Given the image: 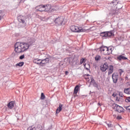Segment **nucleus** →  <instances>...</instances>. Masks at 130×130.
<instances>
[{"mask_svg":"<svg viewBox=\"0 0 130 130\" xmlns=\"http://www.w3.org/2000/svg\"><path fill=\"white\" fill-rule=\"evenodd\" d=\"M35 43V41L33 39H30L27 42H17L14 46V51L16 53H22L24 51H27L29 49V47Z\"/></svg>","mask_w":130,"mask_h":130,"instance_id":"nucleus-1","label":"nucleus"},{"mask_svg":"<svg viewBox=\"0 0 130 130\" xmlns=\"http://www.w3.org/2000/svg\"><path fill=\"white\" fill-rule=\"evenodd\" d=\"M99 50L103 55H109L112 53V51L114 50V47L110 46L107 47L105 46L102 45L99 48Z\"/></svg>","mask_w":130,"mask_h":130,"instance_id":"nucleus-2","label":"nucleus"},{"mask_svg":"<svg viewBox=\"0 0 130 130\" xmlns=\"http://www.w3.org/2000/svg\"><path fill=\"white\" fill-rule=\"evenodd\" d=\"M100 36L102 37L103 39H106L111 36H114V34L112 32V31H104L100 34Z\"/></svg>","mask_w":130,"mask_h":130,"instance_id":"nucleus-3","label":"nucleus"},{"mask_svg":"<svg viewBox=\"0 0 130 130\" xmlns=\"http://www.w3.org/2000/svg\"><path fill=\"white\" fill-rule=\"evenodd\" d=\"M70 29L72 32H74L75 33H80V32H83V28H82V27L76 25L71 26Z\"/></svg>","mask_w":130,"mask_h":130,"instance_id":"nucleus-4","label":"nucleus"},{"mask_svg":"<svg viewBox=\"0 0 130 130\" xmlns=\"http://www.w3.org/2000/svg\"><path fill=\"white\" fill-rule=\"evenodd\" d=\"M63 21H64V20L61 16H58L54 19V22L56 26H61V25H62V23H63Z\"/></svg>","mask_w":130,"mask_h":130,"instance_id":"nucleus-5","label":"nucleus"},{"mask_svg":"<svg viewBox=\"0 0 130 130\" xmlns=\"http://www.w3.org/2000/svg\"><path fill=\"white\" fill-rule=\"evenodd\" d=\"M17 20L19 23H22V27H25V26H26V16L19 15L17 17Z\"/></svg>","mask_w":130,"mask_h":130,"instance_id":"nucleus-6","label":"nucleus"},{"mask_svg":"<svg viewBox=\"0 0 130 130\" xmlns=\"http://www.w3.org/2000/svg\"><path fill=\"white\" fill-rule=\"evenodd\" d=\"M113 106L115 111H117V112H119V113H120V112H123V108L121 106H120L116 104H114Z\"/></svg>","mask_w":130,"mask_h":130,"instance_id":"nucleus-7","label":"nucleus"},{"mask_svg":"<svg viewBox=\"0 0 130 130\" xmlns=\"http://www.w3.org/2000/svg\"><path fill=\"white\" fill-rule=\"evenodd\" d=\"M118 0H113L111 3V5H113L115 7H116V9H118V10H119L122 8V6H120L119 7V6H121V4L119 3L118 2H117Z\"/></svg>","mask_w":130,"mask_h":130,"instance_id":"nucleus-8","label":"nucleus"},{"mask_svg":"<svg viewBox=\"0 0 130 130\" xmlns=\"http://www.w3.org/2000/svg\"><path fill=\"white\" fill-rule=\"evenodd\" d=\"M112 79L114 84H116L118 81V73L117 72H114L112 75Z\"/></svg>","mask_w":130,"mask_h":130,"instance_id":"nucleus-9","label":"nucleus"},{"mask_svg":"<svg viewBox=\"0 0 130 130\" xmlns=\"http://www.w3.org/2000/svg\"><path fill=\"white\" fill-rule=\"evenodd\" d=\"M108 63L105 62V63L101 66L100 70L101 71H102V72H106V70H108Z\"/></svg>","mask_w":130,"mask_h":130,"instance_id":"nucleus-10","label":"nucleus"},{"mask_svg":"<svg viewBox=\"0 0 130 130\" xmlns=\"http://www.w3.org/2000/svg\"><path fill=\"white\" fill-rule=\"evenodd\" d=\"M27 130H43V128L41 125H38L37 127L33 126H29L27 128Z\"/></svg>","mask_w":130,"mask_h":130,"instance_id":"nucleus-11","label":"nucleus"},{"mask_svg":"<svg viewBox=\"0 0 130 130\" xmlns=\"http://www.w3.org/2000/svg\"><path fill=\"white\" fill-rule=\"evenodd\" d=\"M37 12H44L45 11V5H40L36 7Z\"/></svg>","mask_w":130,"mask_h":130,"instance_id":"nucleus-12","label":"nucleus"},{"mask_svg":"<svg viewBox=\"0 0 130 130\" xmlns=\"http://www.w3.org/2000/svg\"><path fill=\"white\" fill-rule=\"evenodd\" d=\"M105 123L107 124L108 128H110V130L115 129V125L112 124L111 122H109V123L105 122Z\"/></svg>","mask_w":130,"mask_h":130,"instance_id":"nucleus-13","label":"nucleus"},{"mask_svg":"<svg viewBox=\"0 0 130 130\" xmlns=\"http://www.w3.org/2000/svg\"><path fill=\"white\" fill-rule=\"evenodd\" d=\"M49 62V58H46L44 59H41V66L42 67H43L44 64H46V63H48V62Z\"/></svg>","mask_w":130,"mask_h":130,"instance_id":"nucleus-14","label":"nucleus"},{"mask_svg":"<svg viewBox=\"0 0 130 130\" xmlns=\"http://www.w3.org/2000/svg\"><path fill=\"white\" fill-rule=\"evenodd\" d=\"M8 108L9 109H13L15 106V101H11L7 105Z\"/></svg>","mask_w":130,"mask_h":130,"instance_id":"nucleus-15","label":"nucleus"},{"mask_svg":"<svg viewBox=\"0 0 130 130\" xmlns=\"http://www.w3.org/2000/svg\"><path fill=\"white\" fill-rule=\"evenodd\" d=\"M51 5L47 4L45 5L44 12H49L50 10H51Z\"/></svg>","mask_w":130,"mask_h":130,"instance_id":"nucleus-16","label":"nucleus"},{"mask_svg":"<svg viewBox=\"0 0 130 130\" xmlns=\"http://www.w3.org/2000/svg\"><path fill=\"white\" fill-rule=\"evenodd\" d=\"M114 69V68H113V66L111 65L109 66L108 73V76H110V75H111V74H112L113 73Z\"/></svg>","mask_w":130,"mask_h":130,"instance_id":"nucleus-17","label":"nucleus"},{"mask_svg":"<svg viewBox=\"0 0 130 130\" xmlns=\"http://www.w3.org/2000/svg\"><path fill=\"white\" fill-rule=\"evenodd\" d=\"M62 106H63V105H59V107L57 108L56 110V114H58L59 112H60V111L62 110Z\"/></svg>","mask_w":130,"mask_h":130,"instance_id":"nucleus-18","label":"nucleus"},{"mask_svg":"<svg viewBox=\"0 0 130 130\" xmlns=\"http://www.w3.org/2000/svg\"><path fill=\"white\" fill-rule=\"evenodd\" d=\"M117 59H118V60H126V59H127V57L123 56L122 55H120L117 57Z\"/></svg>","mask_w":130,"mask_h":130,"instance_id":"nucleus-19","label":"nucleus"},{"mask_svg":"<svg viewBox=\"0 0 130 130\" xmlns=\"http://www.w3.org/2000/svg\"><path fill=\"white\" fill-rule=\"evenodd\" d=\"M34 63H36V64H40V66H41V59H34L33 60Z\"/></svg>","mask_w":130,"mask_h":130,"instance_id":"nucleus-20","label":"nucleus"},{"mask_svg":"<svg viewBox=\"0 0 130 130\" xmlns=\"http://www.w3.org/2000/svg\"><path fill=\"white\" fill-rule=\"evenodd\" d=\"M124 93H125V94H127V95H130V87L124 88Z\"/></svg>","mask_w":130,"mask_h":130,"instance_id":"nucleus-21","label":"nucleus"},{"mask_svg":"<svg viewBox=\"0 0 130 130\" xmlns=\"http://www.w3.org/2000/svg\"><path fill=\"white\" fill-rule=\"evenodd\" d=\"M79 88H80V86L76 85L74 88L73 94H78V92L79 91Z\"/></svg>","mask_w":130,"mask_h":130,"instance_id":"nucleus-22","label":"nucleus"},{"mask_svg":"<svg viewBox=\"0 0 130 130\" xmlns=\"http://www.w3.org/2000/svg\"><path fill=\"white\" fill-rule=\"evenodd\" d=\"M90 75L89 74H85L83 76V78L85 79V80L87 81V82H90V78L89 77L86 78V77H89Z\"/></svg>","mask_w":130,"mask_h":130,"instance_id":"nucleus-23","label":"nucleus"},{"mask_svg":"<svg viewBox=\"0 0 130 130\" xmlns=\"http://www.w3.org/2000/svg\"><path fill=\"white\" fill-rule=\"evenodd\" d=\"M90 85H93L94 84V83H96V82H95V80L93 79V76H91L90 77Z\"/></svg>","mask_w":130,"mask_h":130,"instance_id":"nucleus-24","label":"nucleus"},{"mask_svg":"<svg viewBox=\"0 0 130 130\" xmlns=\"http://www.w3.org/2000/svg\"><path fill=\"white\" fill-rule=\"evenodd\" d=\"M24 66V62H20L16 64V67H23Z\"/></svg>","mask_w":130,"mask_h":130,"instance_id":"nucleus-25","label":"nucleus"},{"mask_svg":"<svg viewBox=\"0 0 130 130\" xmlns=\"http://www.w3.org/2000/svg\"><path fill=\"white\" fill-rule=\"evenodd\" d=\"M101 59V56L99 55H97L95 57V60L98 61V60H100Z\"/></svg>","mask_w":130,"mask_h":130,"instance_id":"nucleus-26","label":"nucleus"},{"mask_svg":"<svg viewBox=\"0 0 130 130\" xmlns=\"http://www.w3.org/2000/svg\"><path fill=\"white\" fill-rule=\"evenodd\" d=\"M118 73L120 76H121V75H122V73H124V70L123 69H119Z\"/></svg>","mask_w":130,"mask_h":130,"instance_id":"nucleus-27","label":"nucleus"},{"mask_svg":"<svg viewBox=\"0 0 130 130\" xmlns=\"http://www.w3.org/2000/svg\"><path fill=\"white\" fill-rule=\"evenodd\" d=\"M41 99L42 100H44V99H45V95H44V93H43V92L41 93Z\"/></svg>","mask_w":130,"mask_h":130,"instance_id":"nucleus-28","label":"nucleus"},{"mask_svg":"<svg viewBox=\"0 0 130 130\" xmlns=\"http://www.w3.org/2000/svg\"><path fill=\"white\" fill-rule=\"evenodd\" d=\"M125 102H126L127 103H130V96H128L127 98H126L125 99Z\"/></svg>","mask_w":130,"mask_h":130,"instance_id":"nucleus-29","label":"nucleus"},{"mask_svg":"<svg viewBox=\"0 0 130 130\" xmlns=\"http://www.w3.org/2000/svg\"><path fill=\"white\" fill-rule=\"evenodd\" d=\"M92 85L93 86V87H94L95 88H98V83H97L96 82H94L93 84H92Z\"/></svg>","mask_w":130,"mask_h":130,"instance_id":"nucleus-30","label":"nucleus"},{"mask_svg":"<svg viewBox=\"0 0 130 130\" xmlns=\"http://www.w3.org/2000/svg\"><path fill=\"white\" fill-rule=\"evenodd\" d=\"M24 58H25V55L24 54L21 55L19 57V59H24Z\"/></svg>","mask_w":130,"mask_h":130,"instance_id":"nucleus-31","label":"nucleus"},{"mask_svg":"<svg viewBox=\"0 0 130 130\" xmlns=\"http://www.w3.org/2000/svg\"><path fill=\"white\" fill-rule=\"evenodd\" d=\"M124 108H125L126 110H128L130 112V106H125Z\"/></svg>","mask_w":130,"mask_h":130,"instance_id":"nucleus-32","label":"nucleus"},{"mask_svg":"<svg viewBox=\"0 0 130 130\" xmlns=\"http://www.w3.org/2000/svg\"><path fill=\"white\" fill-rule=\"evenodd\" d=\"M119 95L120 96V97H123V93H122V92H119Z\"/></svg>","mask_w":130,"mask_h":130,"instance_id":"nucleus-33","label":"nucleus"},{"mask_svg":"<svg viewBox=\"0 0 130 130\" xmlns=\"http://www.w3.org/2000/svg\"><path fill=\"white\" fill-rule=\"evenodd\" d=\"M84 61H85V59L84 58H82L80 60V63H81V64H82V63H83L84 62Z\"/></svg>","mask_w":130,"mask_h":130,"instance_id":"nucleus-34","label":"nucleus"},{"mask_svg":"<svg viewBox=\"0 0 130 130\" xmlns=\"http://www.w3.org/2000/svg\"><path fill=\"white\" fill-rule=\"evenodd\" d=\"M122 118V117H121V116L118 115L117 116V119H118V120L121 119Z\"/></svg>","mask_w":130,"mask_h":130,"instance_id":"nucleus-35","label":"nucleus"},{"mask_svg":"<svg viewBox=\"0 0 130 130\" xmlns=\"http://www.w3.org/2000/svg\"><path fill=\"white\" fill-rule=\"evenodd\" d=\"M88 66H89V68H86V65H84V68L86 69L87 71H89L90 70V65L88 64Z\"/></svg>","mask_w":130,"mask_h":130,"instance_id":"nucleus-36","label":"nucleus"},{"mask_svg":"<svg viewBox=\"0 0 130 130\" xmlns=\"http://www.w3.org/2000/svg\"><path fill=\"white\" fill-rule=\"evenodd\" d=\"M125 80L126 81H128V77H127V76L125 77Z\"/></svg>","mask_w":130,"mask_h":130,"instance_id":"nucleus-37","label":"nucleus"},{"mask_svg":"<svg viewBox=\"0 0 130 130\" xmlns=\"http://www.w3.org/2000/svg\"><path fill=\"white\" fill-rule=\"evenodd\" d=\"M116 101H117L118 102H119V99H118V97H116Z\"/></svg>","mask_w":130,"mask_h":130,"instance_id":"nucleus-38","label":"nucleus"},{"mask_svg":"<svg viewBox=\"0 0 130 130\" xmlns=\"http://www.w3.org/2000/svg\"><path fill=\"white\" fill-rule=\"evenodd\" d=\"M112 96H113V97H116V94L113 93V94H112Z\"/></svg>","mask_w":130,"mask_h":130,"instance_id":"nucleus-39","label":"nucleus"},{"mask_svg":"<svg viewBox=\"0 0 130 130\" xmlns=\"http://www.w3.org/2000/svg\"><path fill=\"white\" fill-rule=\"evenodd\" d=\"M69 74V72L66 71L65 75H68Z\"/></svg>","mask_w":130,"mask_h":130,"instance_id":"nucleus-40","label":"nucleus"},{"mask_svg":"<svg viewBox=\"0 0 130 130\" xmlns=\"http://www.w3.org/2000/svg\"><path fill=\"white\" fill-rule=\"evenodd\" d=\"M98 105H99V106H101V104H100V103H99L98 104Z\"/></svg>","mask_w":130,"mask_h":130,"instance_id":"nucleus-41","label":"nucleus"},{"mask_svg":"<svg viewBox=\"0 0 130 130\" xmlns=\"http://www.w3.org/2000/svg\"><path fill=\"white\" fill-rule=\"evenodd\" d=\"M2 19V18L1 17V16H0V20Z\"/></svg>","mask_w":130,"mask_h":130,"instance_id":"nucleus-42","label":"nucleus"},{"mask_svg":"<svg viewBox=\"0 0 130 130\" xmlns=\"http://www.w3.org/2000/svg\"><path fill=\"white\" fill-rule=\"evenodd\" d=\"M69 63H71V61H69Z\"/></svg>","mask_w":130,"mask_h":130,"instance_id":"nucleus-43","label":"nucleus"},{"mask_svg":"<svg viewBox=\"0 0 130 130\" xmlns=\"http://www.w3.org/2000/svg\"><path fill=\"white\" fill-rule=\"evenodd\" d=\"M86 78H88V76H86Z\"/></svg>","mask_w":130,"mask_h":130,"instance_id":"nucleus-44","label":"nucleus"}]
</instances>
